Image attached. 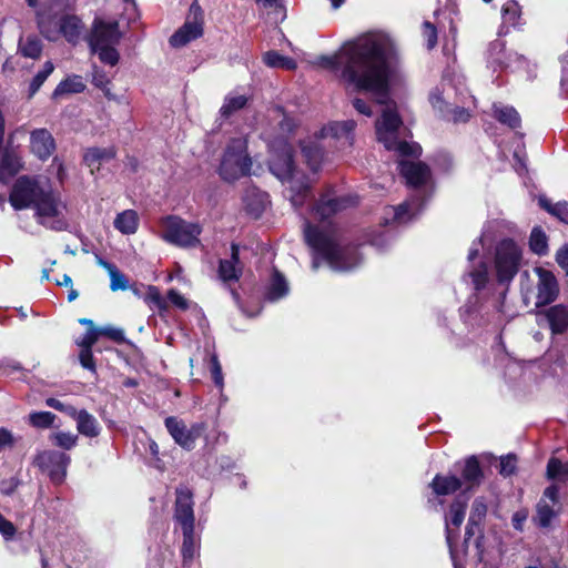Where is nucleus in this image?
Instances as JSON below:
<instances>
[{
	"label": "nucleus",
	"mask_w": 568,
	"mask_h": 568,
	"mask_svg": "<svg viewBox=\"0 0 568 568\" xmlns=\"http://www.w3.org/2000/svg\"><path fill=\"white\" fill-rule=\"evenodd\" d=\"M322 65L338 73L346 88L368 92L384 104L376 121L378 142L402 156L417 158L422 153L418 143L400 139L403 121L395 103H388L393 82L403 75V59L397 41L387 32L375 30L346 41L339 50L322 57Z\"/></svg>",
	"instance_id": "nucleus-1"
},
{
	"label": "nucleus",
	"mask_w": 568,
	"mask_h": 568,
	"mask_svg": "<svg viewBox=\"0 0 568 568\" xmlns=\"http://www.w3.org/2000/svg\"><path fill=\"white\" fill-rule=\"evenodd\" d=\"M355 204L351 196H335L331 192L323 194L312 209V216L323 225L304 222V236L314 252L312 268L316 271L320 258L325 261L335 272H348L356 268L362 257L356 246H345L339 242L335 227L328 222L334 214Z\"/></svg>",
	"instance_id": "nucleus-2"
},
{
	"label": "nucleus",
	"mask_w": 568,
	"mask_h": 568,
	"mask_svg": "<svg viewBox=\"0 0 568 568\" xmlns=\"http://www.w3.org/2000/svg\"><path fill=\"white\" fill-rule=\"evenodd\" d=\"M9 201L14 210L33 209L38 223L49 230L59 232L68 229L65 203L47 179L20 176L13 184Z\"/></svg>",
	"instance_id": "nucleus-3"
},
{
	"label": "nucleus",
	"mask_w": 568,
	"mask_h": 568,
	"mask_svg": "<svg viewBox=\"0 0 568 568\" xmlns=\"http://www.w3.org/2000/svg\"><path fill=\"white\" fill-rule=\"evenodd\" d=\"M399 172L412 190L408 200L397 206L385 209L384 222L389 224H405L412 221L424 207L433 194L429 168L422 162L402 160L398 163Z\"/></svg>",
	"instance_id": "nucleus-4"
},
{
	"label": "nucleus",
	"mask_w": 568,
	"mask_h": 568,
	"mask_svg": "<svg viewBox=\"0 0 568 568\" xmlns=\"http://www.w3.org/2000/svg\"><path fill=\"white\" fill-rule=\"evenodd\" d=\"M270 171L286 184L285 195L295 209L302 207L311 196V182L293 161V148L285 140L272 144Z\"/></svg>",
	"instance_id": "nucleus-5"
},
{
	"label": "nucleus",
	"mask_w": 568,
	"mask_h": 568,
	"mask_svg": "<svg viewBox=\"0 0 568 568\" xmlns=\"http://www.w3.org/2000/svg\"><path fill=\"white\" fill-rule=\"evenodd\" d=\"M175 527L182 530V557L186 564L192 561L199 551V538L195 535L194 501L192 491L185 487H178L175 490V504L173 515Z\"/></svg>",
	"instance_id": "nucleus-6"
},
{
	"label": "nucleus",
	"mask_w": 568,
	"mask_h": 568,
	"mask_svg": "<svg viewBox=\"0 0 568 568\" xmlns=\"http://www.w3.org/2000/svg\"><path fill=\"white\" fill-rule=\"evenodd\" d=\"M37 23L40 33L49 41L63 38L71 44H77L84 31L83 21L75 14H49L37 10Z\"/></svg>",
	"instance_id": "nucleus-7"
},
{
	"label": "nucleus",
	"mask_w": 568,
	"mask_h": 568,
	"mask_svg": "<svg viewBox=\"0 0 568 568\" xmlns=\"http://www.w3.org/2000/svg\"><path fill=\"white\" fill-rule=\"evenodd\" d=\"M483 247L481 239L474 241L469 252H468V262L470 263V268L464 275V280L473 286L475 291V296L469 298L467 305L468 313H476L479 311L477 307V302L480 298H487L493 294L495 288V283L489 276L488 266L484 261H478L475 263V260L479 256V251Z\"/></svg>",
	"instance_id": "nucleus-8"
},
{
	"label": "nucleus",
	"mask_w": 568,
	"mask_h": 568,
	"mask_svg": "<svg viewBox=\"0 0 568 568\" xmlns=\"http://www.w3.org/2000/svg\"><path fill=\"white\" fill-rule=\"evenodd\" d=\"M161 239L169 244L194 248L201 245L200 235L202 225L197 222H189L178 215H168L160 220Z\"/></svg>",
	"instance_id": "nucleus-9"
},
{
	"label": "nucleus",
	"mask_w": 568,
	"mask_h": 568,
	"mask_svg": "<svg viewBox=\"0 0 568 568\" xmlns=\"http://www.w3.org/2000/svg\"><path fill=\"white\" fill-rule=\"evenodd\" d=\"M252 160L247 154V141L235 138L230 141L220 164V175L225 181H234L248 175Z\"/></svg>",
	"instance_id": "nucleus-10"
},
{
	"label": "nucleus",
	"mask_w": 568,
	"mask_h": 568,
	"mask_svg": "<svg viewBox=\"0 0 568 568\" xmlns=\"http://www.w3.org/2000/svg\"><path fill=\"white\" fill-rule=\"evenodd\" d=\"M523 258L521 248L510 239L500 241L496 246L495 267L499 285H508L519 271Z\"/></svg>",
	"instance_id": "nucleus-11"
},
{
	"label": "nucleus",
	"mask_w": 568,
	"mask_h": 568,
	"mask_svg": "<svg viewBox=\"0 0 568 568\" xmlns=\"http://www.w3.org/2000/svg\"><path fill=\"white\" fill-rule=\"evenodd\" d=\"M71 458L59 450H43L34 458V465L45 473L54 485H61L67 477V469Z\"/></svg>",
	"instance_id": "nucleus-12"
},
{
	"label": "nucleus",
	"mask_w": 568,
	"mask_h": 568,
	"mask_svg": "<svg viewBox=\"0 0 568 568\" xmlns=\"http://www.w3.org/2000/svg\"><path fill=\"white\" fill-rule=\"evenodd\" d=\"M203 34V10L195 0L191 7L184 24L170 38V44L180 48L200 38Z\"/></svg>",
	"instance_id": "nucleus-13"
},
{
	"label": "nucleus",
	"mask_w": 568,
	"mask_h": 568,
	"mask_svg": "<svg viewBox=\"0 0 568 568\" xmlns=\"http://www.w3.org/2000/svg\"><path fill=\"white\" fill-rule=\"evenodd\" d=\"M164 424L174 442L186 450L195 447L196 439L202 436L205 429V425L202 423H195L191 427H186L183 420L174 416L166 417Z\"/></svg>",
	"instance_id": "nucleus-14"
},
{
	"label": "nucleus",
	"mask_w": 568,
	"mask_h": 568,
	"mask_svg": "<svg viewBox=\"0 0 568 568\" xmlns=\"http://www.w3.org/2000/svg\"><path fill=\"white\" fill-rule=\"evenodd\" d=\"M487 63L494 71L518 70L526 64L525 59L514 52H507L503 40H495L489 44L487 51Z\"/></svg>",
	"instance_id": "nucleus-15"
},
{
	"label": "nucleus",
	"mask_w": 568,
	"mask_h": 568,
	"mask_svg": "<svg viewBox=\"0 0 568 568\" xmlns=\"http://www.w3.org/2000/svg\"><path fill=\"white\" fill-rule=\"evenodd\" d=\"M122 38L118 21H104L95 18L92 30L88 37L90 49L116 45Z\"/></svg>",
	"instance_id": "nucleus-16"
},
{
	"label": "nucleus",
	"mask_w": 568,
	"mask_h": 568,
	"mask_svg": "<svg viewBox=\"0 0 568 568\" xmlns=\"http://www.w3.org/2000/svg\"><path fill=\"white\" fill-rule=\"evenodd\" d=\"M537 281L536 306L541 307L555 302L559 295V284L555 274L544 267L534 268Z\"/></svg>",
	"instance_id": "nucleus-17"
},
{
	"label": "nucleus",
	"mask_w": 568,
	"mask_h": 568,
	"mask_svg": "<svg viewBox=\"0 0 568 568\" xmlns=\"http://www.w3.org/2000/svg\"><path fill=\"white\" fill-rule=\"evenodd\" d=\"M467 500L458 496L450 505L448 514L445 516V531L447 546H454L458 529L465 519Z\"/></svg>",
	"instance_id": "nucleus-18"
},
{
	"label": "nucleus",
	"mask_w": 568,
	"mask_h": 568,
	"mask_svg": "<svg viewBox=\"0 0 568 568\" xmlns=\"http://www.w3.org/2000/svg\"><path fill=\"white\" fill-rule=\"evenodd\" d=\"M547 322L552 335L568 333V303H558L539 313Z\"/></svg>",
	"instance_id": "nucleus-19"
},
{
	"label": "nucleus",
	"mask_w": 568,
	"mask_h": 568,
	"mask_svg": "<svg viewBox=\"0 0 568 568\" xmlns=\"http://www.w3.org/2000/svg\"><path fill=\"white\" fill-rule=\"evenodd\" d=\"M302 155L313 172H317L324 160V145L322 139L316 134L301 141Z\"/></svg>",
	"instance_id": "nucleus-20"
},
{
	"label": "nucleus",
	"mask_w": 568,
	"mask_h": 568,
	"mask_svg": "<svg viewBox=\"0 0 568 568\" xmlns=\"http://www.w3.org/2000/svg\"><path fill=\"white\" fill-rule=\"evenodd\" d=\"M30 148L37 158L44 161L52 155L55 142L47 129H37L30 134Z\"/></svg>",
	"instance_id": "nucleus-21"
},
{
	"label": "nucleus",
	"mask_w": 568,
	"mask_h": 568,
	"mask_svg": "<svg viewBox=\"0 0 568 568\" xmlns=\"http://www.w3.org/2000/svg\"><path fill=\"white\" fill-rule=\"evenodd\" d=\"M242 266L239 260V246L231 245V258L220 260L219 277L223 282H236L241 277Z\"/></svg>",
	"instance_id": "nucleus-22"
},
{
	"label": "nucleus",
	"mask_w": 568,
	"mask_h": 568,
	"mask_svg": "<svg viewBox=\"0 0 568 568\" xmlns=\"http://www.w3.org/2000/svg\"><path fill=\"white\" fill-rule=\"evenodd\" d=\"M356 126L354 120H346L341 122H332L324 126L317 134L322 140L332 138L336 140L344 139L348 144L353 141V131Z\"/></svg>",
	"instance_id": "nucleus-23"
},
{
	"label": "nucleus",
	"mask_w": 568,
	"mask_h": 568,
	"mask_svg": "<svg viewBox=\"0 0 568 568\" xmlns=\"http://www.w3.org/2000/svg\"><path fill=\"white\" fill-rule=\"evenodd\" d=\"M115 149L110 148H89L83 155L84 163L91 169V173L98 171L103 163L115 158Z\"/></svg>",
	"instance_id": "nucleus-24"
},
{
	"label": "nucleus",
	"mask_w": 568,
	"mask_h": 568,
	"mask_svg": "<svg viewBox=\"0 0 568 568\" xmlns=\"http://www.w3.org/2000/svg\"><path fill=\"white\" fill-rule=\"evenodd\" d=\"M246 211L254 217H258L268 203L267 193L257 187H247L243 196Z\"/></svg>",
	"instance_id": "nucleus-25"
},
{
	"label": "nucleus",
	"mask_w": 568,
	"mask_h": 568,
	"mask_svg": "<svg viewBox=\"0 0 568 568\" xmlns=\"http://www.w3.org/2000/svg\"><path fill=\"white\" fill-rule=\"evenodd\" d=\"M430 487L435 496H447L462 488V480L454 475L437 474L433 478Z\"/></svg>",
	"instance_id": "nucleus-26"
},
{
	"label": "nucleus",
	"mask_w": 568,
	"mask_h": 568,
	"mask_svg": "<svg viewBox=\"0 0 568 568\" xmlns=\"http://www.w3.org/2000/svg\"><path fill=\"white\" fill-rule=\"evenodd\" d=\"M453 91L454 88L452 85L442 83L429 92V102L439 115L447 112L446 109L453 105L450 101Z\"/></svg>",
	"instance_id": "nucleus-27"
},
{
	"label": "nucleus",
	"mask_w": 568,
	"mask_h": 568,
	"mask_svg": "<svg viewBox=\"0 0 568 568\" xmlns=\"http://www.w3.org/2000/svg\"><path fill=\"white\" fill-rule=\"evenodd\" d=\"M288 292L290 287L286 278L277 270H274L265 291V300L276 302L285 297Z\"/></svg>",
	"instance_id": "nucleus-28"
},
{
	"label": "nucleus",
	"mask_w": 568,
	"mask_h": 568,
	"mask_svg": "<svg viewBox=\"0 0 568 568\" xmlns=\"http://www.w3.org/2000/svg\"><path fill=\"white\" fill-rule=\"evenodd\" d=\"M77 429L79 434L94 438L101 433V426L98 419L85 409L80 410L79 418L77 419Z\"/></svg>",
	"instance_id": "nucleus-29"
},
{
	"label": "nucleus",
	"mask_w": 568,
	"mask_h": 568,
	"mask_svg": "<svg viewBox=\"0 0 568 568\" xmlns=\"http://www.w3.org/2000/svg\"><path fill=\"white\" fill-rule=\"evenodd\" d=\"M113 224L122 234H134L139 227L138 213L134 210H125L116 215Z\"/></svg>",
	"instance_id": "nucleus-30"
},
{
	"label": "nucleus",
	"mask_w": 568,
	"mask_h": 568,
	"mask_svg": "<svg viewBox=\"0 0 568 568\" xmlns=\"http://www.w3.org/2000/svg\"><path fill=\"white\" fill-rule=\"evenodd\" d=\"M85 83L81 75L72 74L62 80L52 93L53 99H58L64 94L81 93L85 90Z\"/></svg>",
	"instance_id": "nucleus-31"
},
{
	"label": "nucleus",
	"mask_w": 568,
	"mask_h": 568,
	"mask_svg": "<svg viewBox=\"0 0 568 568\" xmlns=\"http://www.w3.org/2000/svg\"><path fill=\"white\" fill-rule=\"evenodd\" d=\"M462 477L469 488L478 486L483 479V471L476 456L466 459Z\"/></svg>",
	"instance_id": "nucleus-32"
},
{
	"label": "nucleus",
	"mask_w": 568,
	"mask_h": 568,
	"mask_svg": "<svg viewBox=\"0 0 568 568\" xmlns=\"http://www.w3.org/2000/svg\"><path fill=\"white\" fill-rule=\"evenodd\" d=\"M21 168L20 159L13 153H4L0 161V183H7Z\"/></svg>",
	"instance_id": "nucleus-33"
},
{
	"label": "nucleus",
	"mask_w": 568,
	"mask_h": 568,
	"mask_svg": "<svg viewBox=\"0 0 568 568\" xmlns=\"http://www.w3.org/2000/svg\"><path fill=\"white\" fill-rule=\"evenodd\" d=\"M541 209L547 211L552 216L557 217L560 222L568 224V202L559 201L552 203L547 196L541 195L538 199Z\"/></svg>",
	"instance_id": "nucleus-34"
},
{
	"label": "nucleus",
	"mask_w": 568,
	"mask_h": 568,
	"mask_svg": "<svg viewBox=\"0 0 568 568\" xmlns=\"http://www.w3.org/2000/svg\"><path fill=\"white\" fill-rule=\"evenodd\" d=\"M493 109L494 116L500 123L506 124L511 129H516L520 125V116L513 106L495 103Z\"/></svg>",
	"instance_id": "nucleus-35"
},
{
	"label": "nucleus",
	"mask_w": 568,
	"mask_h": 568,
	"mask_svg": "<svg viewBox=\"0 0 568 568\" xmlns=\"http://www.w3.org/2000/svg\"><path fill=\"white\" fill-rule=\"evenodd\" d=\"M529 248L532 253L545 256L549 252L548 236L540 226H535L529 236Z\"/></svg>",
	"instance_id": "nucleus-36"
},
{
	"label": "nucleus",
	"mask_w": 568,
	"mask_h": 568,
	"mask_svg": "<svg viewBox=\"0 0 568 568\" xmlns=\"http://www.w3.org/2000/svg\"><path fill=\"white\" fill-rule=\"evenodd\" d=\"M99 265H101L103 268H105L110 275V288L112 291H125L129 287L128 278L123 273H121L118 267L102 258L99 260Z\"/></svg>",
	"instance_id": "nucleus-37"
},
{
	"label": "nucleus",
	"mask_w": 568,
	"mask_h": 568,
	"mask_svg": "<svg viewBox=\"0 0 568 568\" xmlns=\"http://www.w3.org/2000/svg\"><path fill=\"white\" fill-rule=\"evenodd\" d=\"M546 476L550 480L568 481V460L551 457L547 463Z\"/></svg>",
	"instance_id": "nucleus-38"
},
{
	"label": "nucleus",
	"mask_w": 568,
	"mask_h": 568,
	"mask_svg": "<svg viewBox=\"0 0 568 568\" xmlns=\"http://www.w3.org/2000/svg\"><path fill=\"white\" fill-rule=\"evenodd\" d=\"M263 61L267 67L276 69L294 70L297 67L294 59L282 55L277 51H267L263 55Z\"/></svg>",
	"instance_id": "nucleus-39"
},
{
	"label": "nucleus",
	"mask_w": 568,
	"mask_h": 568,
	"mask_svg": "<svg viewBox=\"0 0 568 568\" xmlns=\"http://www.w3.org/2000/svg\"><path fill=\"white\" fill-rule=\"evenodd\" d=\"M558 511L554 510L552 506L547 500L540 499L536 506V516L534 521L541 528L550 526L551 520L557 516Z\"/></svg>",
	"instance_id": "nucleus-40"
},
{
	"label": "nucleus",
	"mask_w": 568,
	"mask_h": 568,
	"mask_svg": "<svg viewBox=\"0 0 568 568\" xmlns=\"http://www.w3.org/2000/svg\"><path fill=\"white\" fill-rule=\"evenodd\" d=\"M247 103V98L244 94H229L224 99V103L220 109V114L223 118H229L233 113L242 110Z\"/></svg>",
	"instance_id": "nucleus-41"
},
{
	"label": "nucleus",
	"mask_w": 568,
	"mask_h": 568,
	"mask_svg": "<svg viewBox=\"0 0 568 568\" xmlns=\"http://www.w3.org/2000/svg\"><path fill=\"white\" fill-rule=\"evenodd\" d=\"M49 439L52 445L64 450H71L77 446L79 437L77 434L60 430L52 433Z\"/></svg>",
	"instance_id": "nucleus-42"
},
{
	"label": "nucleus",
	"mask_w": 568,
	"mask_h": 568,
	"mask_svg": "<svg viewBox=\"0 0 568 568\" xmlns=\"http://www.w3.org/2000/svg\"><path fill=\"white\" fill-rule=\"evenodd\" d=\"M57 416L51 412H32L28 416V423L39 429L50 428Z\"/></svg>",
	"instance_id": "nucleus-43"
},
{
	"label": "nucleus",
	"mask_w": 568,
	"mask_h": 568,
	"mask_svg": "<svg viewBox=\"0 0 568 568\" xmlns=\"http://www.w3.org/2000/svg\"><path fill=\"white\" fill-rule=\"evenodd\" d=\"M503 23L516 27L520 18L519 4L515 0H507L501 7Z\"/></svg>",
	"instance_id": "nucleus-44"
},
{
	"label": "nucleus",
	"mask_w": 568,
	"mask_h": 568,
	"mask_svg": "<svg viewBox=\"0 0 568 568\" xmlns=\"http://www.w3.org/2000/svg\"><path fill=\"white\" fill-rule=\"evenodd\" d=\"M21 53L31 59H38L42 52V43L37 37H28L20 41Z\"/></svg>",
	"instance_id": "nucleus-45"
},
{
	"label": "nucleus",
	"mask_w": 568,
	"mask_h": 568,
	"mask_svg": "<svg viewBox=\"0 0 568 568\" xmlns=\"http://www.w3.org/2000/svg\"><path fill=\"white\" fill-rule=\"evenodd\" d=\"M54 65L51 61H47L43 64L42 70H40L32 79L30 87H29V97H33L41 85L44 83V81L48 79V77L53 72Z\"/></svg>",
	"instance_id": "nucleus-46"
},
{
	"label": "nucleus",
	"mask_w": 568,
	"mask_h": 568,
	"mask_svg": "<svg viewBox=\"0 0 568 568\" xmlns=\"http://www.w3.org/2000/svg\"><path fill=\"white\" fill-rule=\"evenodd\" d=\"M92 53H97L102 63L114 67L120 60V54L115 45H106L91 49Z\"/></svg>",
	"instance_id": "nucleus-47"
},
{
	"label": "nucleus",
	"mask_w": 568,
	"mask_h": 568,
	"mask_svg": "<svg viewBox=\"0 0 568 568\" xmlns=\"http://www.w3.org/2000/svg\"><path fill=\"white\" fill-rule=\"evenodd\" d=\"M446 110L447 112H444L440 116L455 123L466 122L470 118L469 111L465 106L457 105L456 101H454L453 105L448 106Z\"/></svg>",
	"instance_id": "nucleus-48"
},
{
	"label": "nucleus",
	"mask_w": 568,
	"mask_h": 568,
	"mask_svg": "<svg viewBox=\"0 0 568 568\" xmlns=\"http://www.w3.org/2000/svg\"><path fill=\"white\" fill-rule=\"evenodd\" d=\"M146 303L151 308H155L159 313L168 311V302L163 298L160 291L155 286H150L145 296Z\"/></svg>",
	"instance_id": "nucleus-49"
},
{
	"label": "nucleus",
	"mask_w": 568,
	"mask_h": 568,
	"mask_svg": "<svg viewBox=\"0 0 568 568\" xmlns=\"http://www.w3.org/2000/svg\"><path fill=\"white\" fill-rule=\"evenodd\" d=\"M100 335L106 336L108 338L116 343H125L132 345L130 341L125 338L124 331L120 327L106 325L99 328Z\"/></svg>",
	"instance_id": "nucleus-50"
},
{
	"label": "nucleus",
	"mask_w": 568,
	"mask_h": 568,
	"mask_svg": "<svg viewBox=\"0 0 568 568\" xmlns=\"http://www.w3.org/2000/svg\"><path fill=\"white\" fill-rule=\"evenodd\" d=\"M210 371L214 384L222 389L224 386V378L222 373V366L216 354H212L210 359Z\"/></svg>",
	"instance_id": "nucleus-51"
},
{
	"label": "nucleus",
	"mask_w": 568,
	"mask_h": 568,
	"mask_svg": "<svg viewBox=\"0 0 568 568\" xmlns=\"http://www.w3.org/2000/svg\"><path fill=\"white\" fill-rule=\"evenodd\" d=\"M487 505L483 498H476L471 505L469 521L480 524L481 519L486 516Z\"/></svg>",
	"instance_id": "nucleus-52"
},
{
	"label": "nucleus",
	"mask_w": 568,
	"mask_h": 568,
	"mask_svg": "<svg viewBox=\"0 0 568 568\" xmlns=\"http://www.w3.org/2000/svg\"><path fill=\"white\" fill-rule=\"evenodd\" d=\"M99 336V328L91 327L88 328L85 334L82 337L78 338L75 343L81 348H92V346L97 343Z\"/></svg>",
	"instance_id": "nucleus-53"
},
{
	"label": "nucleus",
	"mask_w": 568,
	"mask_h": 568,
	"mask_svg": "<svg viewBox=\"0 0 568 568\" xmlns=\"http://www.w3.org/2000/svg\"><path fill=\"white\" fill-rule=\"evenodd\" d=\"M499 466V473L503 476L507 477L513 475L516 470V457L514 455L501 457Z\"/></svg>",
	"instance_id": "nucleus-54"
},
{
	"label": "nucleus",
	"mask_w": 568,
	"mask_h": 568,
	"mask_svg": "<svg viewBox=\"0 0 568 568\" xmlns=\"http://www.w3.org/2000/svg\"><path fill=\"white\" fill-rule=\"evenodd\" d=\"M79 361L83 368L95 372V363L93 359L92 348H81Z\"/></svg>",
	"instance_id": "nucleus-55"
},
{
	"label": "nucleus",
	"mask_w": 568,
	"mask_h": 568,
	"mask_svg": "<svg viewBox=\"0 0 568 568\" xmlns=\"http://www.w3.org/2000/svg\"><path fill=\"white\" fill-rule=\"evenodd\" d=\"M555 260L560 268L565 272V275L568 276V243L558 248L555 255Z\"/></svg>",
	"instance_id": "nucleus-56"
},
{
	"label": "nucleus",
	"mask_w": 568,
	"mask_h": 568,
	"mask_svg": "<svg viewBox=\"0 0 568 568\" xmlns=\"http://www.w3.org/2000/svg\"><path fill=\"white\" fill-rule=\"evenodd\" d=\"M423 33H424V37L427 40V48L428 49H433L436 45V43H437V30H436V27L433 23L426 21L424 23V31H423Z\"/></svg>",
	"instance_id": "nucleus-57"
},
{
	"label": "nucleus",
	"mask_w": 568,
	"mask_h": 568,
	"mask_svg": "<svg viewBox=\"0 0 568 568\" xmlns=\"http://www.w3.org/2000/svg\"><path fill=\"white\" fill-rule=\"evenodd\" d=\"M168 298L174 306H176L178 308H180L182 311H185L189 308L187 300L173 288L168 292Z\"/></svg>",
	"instance_id": "nucleus-58"
},
{
	"label": "nucleus",
	"mask_w": 568,
	"mask_h": 568,
	"mask_svg": "<svg viewBox=\"0 0 568 568\" xmlns=\"http://www.w3.org/2000/svg\"><path fill=\"white\" fill-rule=\"evenodd\" d=\"M275 112L278 114V115H282V120L280 121V130L282 133H290L294 130L295 128V121L294 119L287 116L286 114L283 113L282 109L281 108H276Z\"/></svg>",
	"instance_id": "nucleus-59"
},
{
	"label": "nucleus",
	"mask_w": 568,
	"mask_h": 568,
	"mask_svg": "<svg viewBox=\"0 0 568 568\" xmlns=\"http://www.w3.org/2000/svg\"><path fill=\"white\" fill-rule=\"evenodd\" d=\"M14 525L6 519L3 516L0 518V534L3 536L6 540L12 539L16 535Z\"/></svg>",
	"instance_id": "nucleus-60"
},
{
	"label": "nucleus",
	"mask_w": 568,
	"mask_h": 568,
	"mask_svg": "<svg viewBox=\"0 0 568 568\" xmlns=\"http://www.w3.org/2000/svg\"><path fill=\"white\" fill-rule=\"evenodd\" d=\"M527 518L528 511L526 509L517 510L511 517L513 527L518 531H523Z\"/></svg>",
	"instance_id": "nucleus-61"
},
{
	"label": "nucleus",
	"mask_w": 568,
	"mask_h": 568,
	"mask_svg": "<svg viewBox=\"0 0 568 568\" xmlns=\"http://www.w3.org/2000/svg\"><path fill=\"white\" fill-rule=\"evenodd\" d=\"M92 83L97 88L105 89L108 87V84L110 83V80L102 70L94 68L93 74H92Z\"/></svg>",
	"instance_id": "nucleus-62"
},
{
	"label": "nucleus",
	"mask_w": 568,
	"mask_h": 568,
	"mask_svg": "<svg viewBox=\"0 0 568 568\" xmlns=\"http://www.w3.org/2000/svg\"><path fill=\"white\" fill-rule=\"evenodd\" d=\"M22 369V366L19 362L11 358H3L0 361V371L4 373L19 372Z\"/></svg>",
	"instance_id": "nucleus-63"
},
{
	"label": "nucleus",
	"mask_w": 568,
	"mask_h": 568,
	"mask_svg": "<svg viewBox=\"0 0 568 568\" xmlns=\"http://www.w3.org/2000/svg\"><path fill=\"white\" fill-rule=\"evenodd\" d=\"M562 75H561V89L568 93V52L564 54L561 59Z\"/></svg>",
	"instance_id": "nucleus-64"
}]
</instances>
